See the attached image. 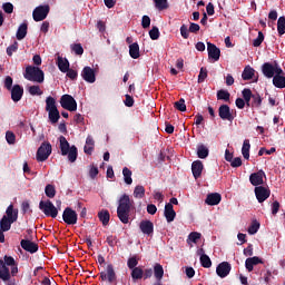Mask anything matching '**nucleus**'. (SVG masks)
<instances>
[{
  "instance_id": "obj_1",
  "label": "nucleus",
  "mask_w": 285,
  "mask_h": 285,
  "mask_svg": "<svg viewBox=\"0 0 285 285\" xmlns=\"http://www.w3.org/2000/svg\"><path fill=\"white\" fill-rule=\"evenodd\" d=\"M18 273L19 267L12 256H4L3 261H0V279L10 281L11 276L16 277Z\"/></svg>"
},
{
  "instance_id": "obj_2",
  "label": "nucleus",
  "mask_w": 285,
  "mask_h": 285,
  "mask_svg": "<svg viewBox=\"0 0 285 285\" xmlns=\"http://www.w3.org/2000/svg\"><path fill=\"white\" fill-rule=\"evenodd\" d=\"M131 207L132 204L129 195L124 194L122 196H120L119 205L117 207V216L122 224H129Z\"/></svg>"
},
{
  "instance_id": "obj_3",
  "label": "nucleus",
  "mask_w": 285,
  "mask_h": 285,
  "mask_svg": "<svg viewBox=\"0 0 285 285\" xmlns=\"http://www.w3.org/2000/svg\"><path fill=\"white\" fill-rule=\"evenodd\" d=\"M59 142L62 156H68V160L75 163L78 158V148L75 147V145L70 147V144L65 136H60Z\"/></svg>"
},
{
  "instance_id": "obj_4",
  "label": "nucleus",
  "mask_w": 285,
  "mask_h": 285,
  "mask_svg": "<svg viewBox=\"0 0 285 285\" xmlns=\"http://www.w3.org/2000/svg\"><path fill=\"white\" fill-rule=\"evenodd\" d=\"M24 79L29 81H37L38 83H43L45 73L43 70L39 67H33L28 65L24 72Z\"/></svg>"
},
{
  "instance_id": "obj_5",
  "label": "nucleus",
  "mask_w": 285,
  "mask_h": 285,
  "mask_svg": "<svg viewBox=\"0 0 285 285\" xmlns=\"http://www.w3.org/2000/svg\"><path fill=\"white\" fill-rule=\"evenodd\" d=\"M39 208L41 212L45 213L47 217H52V219H56L59 209L56 207V205L52 203V200H40Z\"/></svg>"
},
{
  "instance_id": "obj_6",
  "label": "nucleus",
  "mask_w": 285,
  "mask_h": 285,
  "mask_svg": "<svg viewBox=\"0 0 285 285\" xmlns=\"http://www.w3.org/2000/svg\"><path fill=\"white\" fill-rule=\"evenodd\" d=\"M51 153H52V145L50 142H42L36 154L37 161L43 163L48 160Z\"/></svg>"
},
{
  "instance_id": "obj_7",
  "label": "nucleus",
  "mask_w": 285,
  "mask_h": 285,
  "mask_svg": "<svg viewBox=\"0 0 285 285\" xmlns=\"http://www.w3.org/2000/svg\"><path fill=\"white\" fill-rule=\"evenodd\" d=\"M61 107L68 111H77L78 102L71 95H62L60 99Z\"/></svg>"
},
{
  "instance_id": "obj_8",
  "label": "nucleus",
  "mask_w": 285,
  "mask_h": 285,
  "mask_svg": "<svg viewBox=\"0 0 285 285\" xmlns=\"http://www.w3.org/2000/svg\"><path fill=\"white\" fill-rule=\"evenodd\" d=\"M62 220L67 225H76L78 223V213L70 207H67L62 213Z\"/></svg>"
},
{
  "instance_id": "obj_9",
  "label": "nucleus",
  "mask_w": 285,
  "mask_h": 285,
  "mask_svg": "<svg viewBox=\"0 0 285 285\" xmlns=\"http://www.w3.org/2000/svg\"><path fill=\"white\" fill-rule=\"evenodd\" d=\"M49 12H50L49 4L37 7L35 9V11L32 12L33 20L36 22L43 21V20H46Z\"/></svg>"
},
{
  "instance_id": "obj_10",
  "label": "nucleus",
  "mask_w": 285,
  "mask_h": 285,
  "mask_svg": "<svg viewBox=\"0 0 285 285\" xmlns=\"http://www.w3.org/2000/svg\"><path fill=\"white\" fill-rule=\"evenodd\" d=\"M100 279L101 281H108V283L112 284L117 281V275L115 267L112 265H108L106 267V272H100Z\"/></svg>"
},
{
  "instance_id": "obj_11",
  "label": "nucleus",
  "mask_w": 285,
  "mask_h": 285,
  "mask_svg": "<svg viewBox=\"0 0 285 285\" xmlns=\"http://www.w3.org/2000/svg\"><path fill=\"white\" fill-rule=\"evenodd\" d=\"M264 178H266V173L264 170L252 173L249 176V183L256 188L262 187L261 185L264 184Z\"/></svg>"
},
{
  "instance_id": "obj_12",
  "label": "nucleus",
  "mask_w": 285,
  "mask_h": 285,
  "mask_svg": "<svg viewBox=\"0 0 285 285\" xmlns=\"http://www.w3.org/2000/svg\"><path fill=\"white\" fill-rule=\"evenodd\" d=\"M255 195L258 203H264L267 198H269L271 189L266 188L265 186H257L255 188Z\"/></svg>"
},
{
  "instance_id": "obj_13",
  "label": "nucleus",
  "mask_w": 285,
  "mask_h": 285,
  "mask_svg": "<svg viewBox=\"0 0 285 285\" xmlns=\"http://www.w3.org/2000/svg\"><path fill=\"white\" fill-rule=\"evenodd\" d=\"M232 265L228 262L219 263L216 267V274L220 278H226L230 274Z\"/></svg>"
},
{
  "instance_id": "obj_14",
  "label": "nucleus",
  "mask_w": 285,
  "mask_h": 285,
  "mask_svg": "<svg viewBox=\"0 0 285 285\" xmlns=\"http://www.w3.org/2000/svg\"><path fill=\"white\" fill-rule=\"evenodd\" d=\"M208 58L214 60V62L218 61L222 56V50L212 42L207 43Z\"/></svg>"
},
{
  "instance_id": "obj_15",
  "label": "nucleus",
  "mask_w": 285,
  "mask_h": 285,
  "mask_svg": "<svg viewBox=\"0 0 285 285\" xmlns=\"http://www.w3.org/2000/svg\"><path fill=\"white\" fill-rule=\"evenodd\" d=\"M20 246L23 248V250L31 253V255L39 250V245L30 239H21Z\"/></svg>"
},
{
  "instance_id": "obj_16",
  "label": "nucleus",
  "mask_w": 285,
  "mask_h": 285,
  "mask_svg": "<svg viewBox=\"0 0 285 285\" xmlns=\"http://www.w3.org/2000/svg\"><path fill=\"white\" fill-rule=\"evenodd\" d=\"M81 77L87 83H95L96 81V72L92 67H85L81 71Z\"/></svg>"
},
{
  "instance_id": "obj_17",
  "label": "nucleus",
  "mask_w": 285,
  "mask_h": 285,
  "mask_svg": "<svg viewBox=\"0 0 285 285\" xmlns=\"http://www.w3.org/2000/svg\"><path fill=\"white\" fill-rule=\"evenodd\" d=\"M218 116L223 120H228V121L234 120V116H233V114L230 111V107H228V105H220V107L218 108Z\"/></svg>"
},
{
  "instance_id": "obj_18",
  "label": "nucleus",
  "mask_w": 285,
  "mask_h": 285,
  "mask_svg": "<svg viewBox=\"0 0 285 285\" xmlns=\"http://www.w3.org/2000/svg\"><path fill=\"white\" fill-rule=\"evenodd\" d=\"M203 170H204V164L203 161H200V159H196V161L191 163V174L195 179L200 178Z\"/></svg>"
},
{
  "instance_id": "obj_19",
  "label": "nucleus",
  "mask_w": 285,
  "mask_h": 285,
  "mask_svg": "<svg viewBox=\"0 0 285 285\" xmlns=\"http://www.w3.org/2000/svg\"><path fill=\"white\" fill-rule=\"evenodd\" d=\"M6 216L9 219L10 224H14L19 217V209H14L13 204H10L6 209Z\"/></svg>"
},
{
  "instance_id": "obj_20",
  "label": "nucleus",
  "mask_w": 285,
  "mask_h": 285,
  "mask_svg": "<svg viewBox=\"0 0 285 285\" xmlns=\"http://www.w3.org/2000/svg\"><path fill=\"white\" fill-rule=\"evenodd\" d=\"M23 87L20 85H14L11 89V99L13 102H19L23 97Z\"/></svg>"
},
{
  "instance_id": "obj_21",
  "label": "nucleus",
  "mask_w": 285,
  "mask_h": 285,
  "mask_svg": "<svg viewBox=\"0 0 285 285\" xmlns=\"http://www.w3.org/2000/svg\"><path fill=\"white\" fill-rule=\"evenodd\" d=\"M139 228L145 235L150 236L154 234V223L151 220H141L139 223Z\"/></svg>"
},
{
  "instance_id": "obj_22",
  "label": "nucleus",
  "mask_w": 285,
  "mask_h": 285,
  "mask_svg": "<svg viewBox=\"0 0 285 285\" xmlns=\"http://www.w3.org/2000/svg\"><path fill=\"white\" fill-rule=\"evenodd\" d=\"M177 213L174 209V205L171 203H167L165 205V218L167 223L170 224V222H174Z\"/></svg>"
},
{
  "instance_id": "obj_23",
  "label": "nucleus",
  "mask_w": 285,
  "mask_h": 285,
  "mask_svg": "<svg viewBox=\"0 0 285 285\" xmlns=\"http://www.w3.org/2000/svg\"><path fill=\"white\" fill-rule=\"evenodd\" d=\"M262 71H263V75L267 77V79H272L275 77V65L271 62H264L262 65Z\"/></svg>"
},
{
  "instance_id": "obj_24",
  "label": "nucleus",
  "mask_w": 285,
  "mask_h": 285,
  "mask_svg": "<svg viewBox=\"0 0 285 285\" xmlns=\"http://www.w3.org/2000/svg\"><path fill=\"white\" fill-rule=\"evenodd\" d=\"M259 264H263V261H262V258H259L257 256L248 257V258H246V262H245V266H246V269L248 271V273H253L254 266H257Z\"/></svg>"
},
{
  "instance_id": "obj_25",
  "label": "nucleus",
  "mask_w": 285,
  "mask_h": 285,
  "mask_svg": "<svg viewBox=\"0 0 285 285\" xmlns=\"http://www.w3.org/2000/svg\"><path fill=\"white\" fill-rule=\"evenodd\" d=\"M220 200H222V194L212 193L207 195L205 199V204H208V206H217V204H219Z\"/></svg>"
},
{
  "instance_id": "obj_26",
  "label": "nucleus",
  "mask_w": 285,
  "mask_h": 285,
  "mask_svg": "<svg viewBox=\"0 0 285 285\" xmlns=\"http://www.w3.org/2000/svg\"><path fill=\"white\" fill-rule=\"evenodd\" d=\"M49 120L52 125L58 124L61 116L58 107H55L49 114H48Z\"/></svg>"
},
{
  "instance_id": "obj_27",
  "label": "nucleus",
  "mask_w": 285,
  "mask_h": 285,
  "mask_svg": "<svg viewBox=\"0 0 285 285\" xmlns=\"http://www.w3.org/2000/svg\"><path fill=\"white\" fill-rule=\"evenodd\" d=\"M99 220L102 223V226L109 225L110 220V214L109 209H101V212L98 213Z\"/></svg>"
},
{
  "instance_id": "obj_28",
  "label": "nucleus",
  "mask_w": 285,
  "mask_h": 285,
  "mask_svg": "<svg viewBox=\"0 0 285 285\" xmlns=\"http://www.w3.org/2000/svg\"><path fill=\"white\" fill-rule=\"evenodd\" d=\"M129 56L134 58V60H137L140 57L139 43L135 42L129 45Z\"/></svg>"
},
{
  "instance_id": "obj_29",
  "label": "nucleus",
  "mask_w": 285,
  "mask_h": 285,
  "mask_svg": "<svg viewBox=\"0 0 285 285\" xmlns=\"http://www.w3.org/2000/svg\"><path fill=\"white\" fill-rule=\"evenodd\" d=\"M27 32H28V23L27 22L20 23V27L18 28V31H17V39L23 40L27 36Z\"/></svg>"
},
{
  "instance_id": "obj_30",
  "label": "nucleus",
  "mask_w": 285,
  "mask_h": 285,
  "mask_svg": "<svg viewBox=\"0 0 285 285\" xmlns=\"http://www.w3.org/2000/svg\"><path fill=\"white\" fill-rule=\"evenodd\" d=\"M57 63L60 71L67 72L69 70L70 62L68 61L67 58L63 59L62 57H58Z\"/></svg>"
},
{
  "instance_id": "obj_31",
  "label": "nucleus",
  "mask_w": 285,
  "mask_h": 285,
  "mask_svg": "<svg viewBox=\"0 0 285 285\" xmlns=\"http://www.w3.org/2000/svg\"><path fill=\"white\" fill-rule=\"evenodd\" d=\"M208 155H209L208 147H206V145H204V144H199L197 146V156H198V158L204 159V158H207Z\"/></svg>"
},
{
  "instance_id": "obj_32",
  "label": "nucleus",
  "mask_w": 285,
  "mask_h": 285,
  "mask_svg": "<svg viewBox=\"0 0 285 285\" xmlns=\"http://www.w3.org/2000/svg\"><path fill=\"white\" fill-rule=\"evenodd\" d=\"M243 99L245 100L246 107H252L253 91L250 89H243Z\"/></svg>"
},
{
  "instance_id": "obj_33",
  "label": "nucleus",
  "mask_w": 285,
  "mask_h": 285,
  "mask_svg": "<svg viewBox=\"0 0 285 285\" xmlns=\"http://www.w3.org/2000/svg\"><path fill=\"white\" fill-rule=\"evenodd\" d=\"M255 69L248 65L242 73L243 80H252L255 76Z\"/></svg>"
},
{
  "instance_id": "obj_34",
  "label": "nucleus",
  "mask_w": 285,
  "mask_h": 285,
  "mask_svg": "<svg viewBox=\"0 0 285 285\" xmlns=\"http://www.w3.org/2000/svg\"><path fill=\"white\" fill-rule=\"evenodd\" d=\"M154 275L158 283L164 278V267L159 263L154 266Z\"/></svg>"
},
{
  "instance_id": "obj_35",
  "label": "nucleus",
  "mask_w": 285,
  "mask_h": 285,
  "mask_svg": "<svg viewBox=\"0 0 285 285\" xmlns=\"http://www.w3.org/2000/svg\"><path fill=\"white\" fill-rule=\"evenodd\" d=\"M131 278L134 282H137L139 279L144 278V269L140 266H137L132 272H131Z\"/></svg>"
},
{
  "instance_id": "obj_36",
  "label": "nucleus",
  "mask_w": 285,
  "mask_h": 285,
  "mask_svg": "<svg viewBox=\"0 0 285 285\" xmlns=\"http://www.w3.org/2000/svg\"><path fill=\"white\" fill-rule=\"evenodd\" d=\"M11 226H12V224H11L10 219L8 218L7 215H4V216L0 219V228H1L4 233H7L8 230L11 229Z\"/></svg>"
},
{
  "instance_id": "obj_37",
  "label": "nucleus",
  "mask_w": 285,
  "mask_h": 285,
  "mask_svg": "<svg viewBox=\"0 0 285 285\" xmlns=\"http://www.w3.org/2000/svg\"><path fill=\"white\" fill-rule=\"evenodd\" d=\"M57 107V100L52 98V96H48L46 99V111H48V115L50 111L55 110Z\"/></svg>"
},
{
  "instance_id": "obj_38",
  "label": "nucleus",
  "mask_w": 285,
  "mask_h": 285,
  "mask_svg": "<svg viewBox=\"0 0 285 285\" xmlns=\"http://www.w3.org/2000/svg\"><path fill=\"white\" fill-rule=\"evenodd\" d=\"M155 8L158 11H165L168 10L169 3L168 0H154Z\"/></svg>"
},
{
  "instance_id": "obj_39",
  "label": "nucleus",
  "mask_w": 285,
  "mask_h": 285,
  "mask_svg": "<svg viewBox=\"0 0 285 285\" xmlns=\"http://www.w3.org/2000/svg\"><path fill=\"white\" fill-rule=\"evenodd\" d=\"M122 177L127 185L132 184V171L128 167L122 168Z\"/></svg>"
},
{
  "instance_id": "obj_40",
  "label": "nucleus",
  "mask_w": 285,
  "mask_h": 285,
  "mask_svg": "<svg viewBox=\"0 0 285 285\" xmlns=\"http://www.w3.org/2000/svg\"><path fill=\"white\" fill-rule=\"evenodd\" d=\"M273 83L276 88L284 89L285 88V76H274Z\"/></svg>"
},
{
  "instance_id": "obj_41",
  "label": "nucleus",
  "mask_w": 285,
  "mask_h": 285,
  "mask_svg": "<svg viewBox=\"0 0 285 285\" xmlns=\"http://www.w3.org/2000/svg\"><path fill=\"white\" fill-rule=\"evenodd\" d=\"M249 151H250V142L248 139H245L243 142L242 154L246 160H248L249 158Z\"/></svg>"
},
{
  "instance_id": "obj_42",
  "label": "nucleus",
  "mask_w": 285,
  "mask_h": 285,
  "mask_svg": "<svg viewBox=\"0 0 285 285\" xmlns=\"http://www.w3.org/2000/svg\"><path fill=\"white\" fill-rule=\"evenodd\" d=\"M252 99H253L252 108H254V107H256V108L262 107L263 98H262V96L259 94H253Z\"/></svg>"
},
{
  "instance_id": "obj_43",
  "label": "nucleus",
  "mask_w": 285,
  "mask_h": 285,
  "mask_svg": "<svg viewBox=\"0 0 285 285\" xmlns=\"http://www.w3.org/2000/svg\"><path fill=\"white\" fill-rule=\"evenodd\" d=\"M277 32L279 36L285 35V17H279L277 19Z\"/></svg>"
},
{
  "instance_id": "obj_44",
  "label": "nucleus",
  "mask_w": 285,
  "mask_h": 285,
  "mask_svg": "<svg viewBox=\"0 0 285 285\" xmlns=\"http://www.w3.org/2000/svg\"><path fill=\"white\" fill-rule=\"evenodd\" d=\"M146 195V189L141 185H137L136 188L134 189V197L136 198H144Z\"/></svg>"
},
{
  "instance_id": "obj_45",
  "label": "nucleus",
  "mask_w": 285,
  "mask_h": 285,
  "mask_svg": "<svg viewBox=\"0 0 285 285\" xmlns=\"http://www.w3.org/2000/svg\"><path fill=\"white\" fill-rule=\"evenodd\" d=\"M200 264L203 268H212V258L207 254H202Z\"/></svg>"
},
{
  "instance_id": "obj_46",
  "label": "nucleus",
  "mask_w": 285,
  "mask_h": 285,
  "mask_svg": "<svg viewBox=\"0 0 285 285\" xmlns=\"http://www.w3.org/2000/svg\"><path fill=\"white\" fill-rule=\"evenodd\" d=\"M45 194L47 195L48 198H55L57 194L55 185L48 184L45 188Z\"/></svg>"
},
{
  "instance_id": "obj_47",
  "label": "nucleus",
  "mask_w": 285,
  "mask_h": 285,
  "mask_svg": "<svg viewBox=\"0 0 285 285\" xmlns=\"http://www.w3.org/2000/svg\"><path fill=\"white\" fill-rule=\"evenodd\" d=\"M174 108H176V110L181 111V112L187 111V105L185 102V99L181 98V99L177 100L176 102H174Z\"/></svg>"
},
{
  "instance_id": "obj_48",
  "label": "nucleus",
  "mask_w": 285,
  "mask_h": 285,
  "mask_svg": "<svg viewBox=\"0 0 285 285\" xmlns=\"http://www.w3.org/2000/svg\"><path fill=\"white\" fill-rule=\"evenodd\" d=\"M261 228V223L257 220H253L252 225L248 227V234L255 235L258 233Z\"/></svg>"
},
{
  "instance_id": "obj_49",
  "label": "nucleus",
  "mask_w": 285,
  "mask_h": 285,
  "mask_svg": "<svg viewBox=\"0 0 285 285\" xmlns=\"http://www.w3.org/2000/svg\"><path fill=\"white\" fill-rule=\"evenodd\" d=\"M217 99H222L224 101H229L230 94L228 90L220 89L217 91Z\"/></svg>"
},
{
  "instance_id": "obj_50",
  "label": "nucleus",
  "mask_w": 285,
  "mask_h": 285,
  "mask_svg": "<svg viewBox=\"0 0 285 285\" xmlns=\"http://www.w3.org/2000/svg\"><path fill=\"white\" fill-rule=\"evenodd\" d=\"M138 264H139V262L137 261V256L129 257L127 261V266L131 271V273L134 269H136Z\"/></svg>"
},
{
  "instance_id": "obj_51",
  "label": "nucleus",
  "mask_w": 285,
  "mask_h": 285,
  "mask_svg": "<svg viewBox=\"0 0 285 285\" xmlns=\"http://www.w3.org/2000/svg\"><path fill=\"white\" fill-rule=\"evenodd\" d=\"M149 36L151 40H158L160 38V30L158 27L154 26L150 31Z\"/></svg>"
},
{
  "instance_id": "obj_52",
  "label": "nucleus",
  "mask_w": 285,
  "mask_h": 285,
  "mask_svg": "<svg viewBox=\"0 0 285 285\" xmlns=\"http://www.w3.org/2000/svg\"><path fill=\"white\" fill-rule=\"evenodd\" d=\"M207 77H208V69L205 67H202L198 73V83H203L205 79H207Z\"/></svg>"
},
{
  "instance_id": "obj_53",
  "label": "nucleus",
  "mask_w": 285,
  "mask_h": 285,
  "mask_svg": "<svg viewBox=\"0 0 285 285\" xmlns=\"http://www.w3.org/2000/svg\"><path fill=\"white\" fill-rule=\"evenodd\" d=\"M264 40H265V36H264L263 31H259L256 39L253 40V47H255V48L261 47V45L264 42Z\"/></svg>"
},
{
  "instance_id": "obj_54",
  "label": "nucleus",
  "mask_w": 285,
  "mask_h": 285,
  "mask_svg": "<svg viewBox=\"0 0 285 285\" xmlns=\"http://www.w3.org/2000/svg\"><path fill=\"white\" fill-rule=\"evenodd\" d=\"M6 139L10 146H13L17 141V136L13 134V131L8 130L6 134Z\"/></svg>"
},
{
  "instance_id": "obj_55",
  "label": "nucleus",
  "mask_w": 285,
  "mask_h": 285,
  "mask_svg": "<svg viewBox=\"0 0 285 285\" xmlns=\"http://www.w3.org/2000/svg\"><path fill=\"white\" fill-rule=\"evenodd\" d=\"M19 49L18 41H13V45L8 46L7 48V56L12 57L13 52H17Z\"/></svg>"
},
{
  "instance_id": "obj_56",
  "label": "nucleus",
  "mask_w": 285,
  "mask_h": 285,
  "mask_svg": "<svg viewBox=\"0 0 285 285\" xmlns=\"http://www.w3.org/2000/svg\"><path fill=\"white\" fill-rule=\"evenodd\" d=\"M2 10L6 14H13V10H14L13 3L11 2L3 3Z\"/></svg>"
},
{
  "instance_id": "obj_57",
  "label": "nucleus",
  "mask_w": 285,
  "mask_h": 285,
  "mask_svg": "<svg viewBox=\"0 0 285 285\" xmlns=\"http://www.w3.org/2000/svg\"><path fill=\"white\" fill-rule=\"evenodd\" d=\"M28 90H29V94L32 95L33 97L36 95H42L43 94V91L41 90V87L38 86V85L30 86Z\"/></svg>"
},
{
  "instance_id": "obj_58",
  "label": "nucleus",
  "mask_w": 285,
  "mask_h": 285,
  "mask_svg": "<svg viewBox=\"0 0 285 285\" xmlns=\"http://www.w3.org/2000/svg\"><path fill=\"white\" fill-rule=\"evenodd\" d=\"M71 50L76 53V56H82L85 49L82 48L81 43H75L71 46Z\"/></svg>"
},
{
  "instance_id": "obj_59",
  "label": "nucleus",
  "mask_w": 285,
  "mask_h": 285,
  "mask_svg": "<svg viewBox=\"0 0 285 285\" xmlns=\"http://www.w3.org/2000/svg\"><path fill=\"white\" fill-rule=\"evenodd\" d=\"M4 88L7 90H10V92L12 91L13 89V78L10 77V76H7L6 79H4Z\"/></svg>"
},
{
  "instance_id": "obj_60",
  "label": "nucleus",
  "mask_w": 285,
  "mask_h": 285,
  "mask_svg": "<svg viewBox=\"0 0 285 285\" xmlns=\"http://www.w3.org/2000/svg\"><path fill=\"white\" fill-rule=\"evenodd\" d=\"M202 237V234L199 232H191L189 235H188V239L191 242V243H195L197 244V240L200 239Z\"/></svg>"
},
{
  "instance_id": "obj_61",
  "label": "nucleus",
  "mask_w": 285,
  "mask_h": 285,
  "mask_svg": "<svg viewBox=\"0 0 285 285\" xmlns=\"http://www.w3.org/2000/svg\"><path fill=\"white\" fill-rule=\"evenodd\" d=\"M151 19L148 16H144L141 19V26L144 29H149Z\"/></svg>"
},
{
  "instance_id": "obj_62",
  "label": "nucleus",
  "mask_w": 285,
  "mask_h": 285,
  "mask_svg": "<svg viewBox=\"0 0 285 285\" xmlns=\"http://www.w3.org/2000/svg\"><path fill=\"white\" fill-rule=\"evenodd\" d=\"M125 98H126L124 100L125 106L131 108L135 104V100H134L132 96L126 95Z\"/></svg>"
},
{
  "instance_id": "obj_63",
  "label": "nucleus",
  "mask_w": 285,
  "mask_h": 285,
  "mask_svg": "<svg viewBox=\"0 0 285 285\" xmlns=\"http://www.w3.org/2000/svg\"><path fill=\"white\" fill-rule=\"evenodd\" d=\"M67 76L71 80H76L78 78V71L76 69H71L70 67L68 68Z\"/></svg>"
},
{
  "instance_id": "obj_64",
  "label": "nucleus",
  "mask_w": 285,
  "mask_h": 285,
  "mask_svg": "<svg viewBox=\"0 0 285 285\" xmlns=\"http://www.w3.org/2000/svg\"><path fill=\"white\" fill-rule=\"evenodd\" d=\"M180 33H181V37L184 39L189 38V30H188V27L185 23H183V26L180 27Z\"/></svg>"
}]
</instances>
